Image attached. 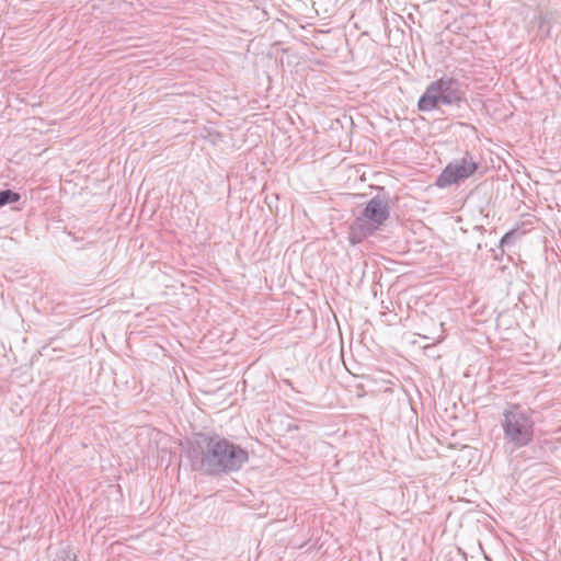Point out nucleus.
I'll return each instance as SVG.
<instances>
[{
    "mask_svg": "<svg viewBox=\"0 0 561 561\" xmlns=\"http://www.w3.org/2000/svg\"><path fill=\"white\" fill-rule=\"evenodd\" d=\"M546 20H547V18H546V16H541V21H540V24H539V28H541V30H542V28L545 27V25H546Z\"/></svg>",
    "mask_w": 561,
    "mask_h": 561,
    "instance_id": "nucleus-10",
    "label": "nucleus"
},
{
    "mask_svg": "<svg viewBox=\"0 0 561 561\" xmlns=\"http://www.w3.org/2000/svg\"><path fill=\"white\" fill-rule=\"evenodd\" d=\"M369 234H362V232L359 230H356L355 229V222L352 225V228H351V237H350V240L352 243H358L360 242L364 238L368 237Z\"/></svg>",
    "mask_w": 561,
    "mask_h": 561,
    "instance_id": "nucleus-8",
    "label": "nucleus"
},
{
    "mask_svg": "<svg viewBox=\"0 0 561 561\" xmlns=\"http://www.w3.org/2000/svg\"><path fill=\"white\" fill-rule=\"evenodd\" d=\"M515 240V234L513 231H510V232H506L501 241H500V245L501 247H504L505 244H510L511 242H513Z\"/></svg>",
    "mask_w": 561,
    "mask_h": 561,
    "instance_id": "nucleus-9",
    "label": "nucleus"
},
{
    "mask_svg": "<svg viewBox=\"0 0 561 561\" xmlns=\"http://www.w3.org/2000/svg\"><path fill=\"white\" fill-rule=\"evenodd\" d=\"M390 216L387 198L381 195L373 197L355 219V229L362 234H373Z\"/></svg>",
    "mask_w": 561,
    "mask_h": 561,
    "instance_id": "nucleus-4",
    "label": "nucleus"
},
{
    "mask_svg": "<svg viewBox=\"0 0 561 561\" xmlns=\"http://www.w3.org/2000/svg\"><path fill=\"white\" fill-rule=\"evenodd\" d=\"M502 427L505 440L516 448L529 445L534 438L535 422L519 407L513 405L503 412Z\"/></svg>",
    "mask_w": 561,
    "mask_h": 561,
    "instance_id": "nucleus-3",
    "label": "nucleus"
},
{
    "mask_svg": "<svg viewBox=\"0 0 561 561\" xmlns=\"http://www.w3.org/2000/svg\"><path fill=\"white\" fill-rule=\"evenodd\" d=\"M53 561H77V556L72 551L62 548L57 552Z\"/></svg>",
    "mask_w": 561,
    "mask_h": 561,
    "instance_id": "nucleus-7",
    "label": "nucleus"
},
{
    "mask_svg": "<svg viewBox=\"0 0 561 561\" xmlns=\"http://www.w3.org/2000/svg\"><path fill=\"white\" fill-rule=\"evenodd\" d=\"M21 199V195L12 190H0V208L16 203Z\"/></svg>",
    "mask_w": 561,
    "mask_h": 561,
    "instance_id": "nucleus-6",
    "label": "nucleus"
},
{
    "mask_svg": "<svg viewBox=\"0 0 561 561\" xmlns=\"http://www.w3.org/2000/svg\"><path fill=\"white\" fill-rule=\"evenodd\" d=\"M465 100L466 92L462 83L454 77L444 76L427 85L419 99L417 108L421 112H431L438 108L440 104L458 105Z\"/></svg>",
    "mask_w": 561,
    "mask_h": 561,
    "instance_id": "nucleus-2",
    "label": "nucleus"
},
{
    "mask_svg": "<svg viewBox=\"0 0 561 561\" xmlns=\"http://www.w3.org/2000/svg\"><path fill=\"white\" fill-rule=\"evenodd\" d=\"M188 458L194 470L217 477L240 470L249 460V454L216 433H198L188 450Z\"/></svg>",
    "mask_w": 561,
    "mask_h": 561,
    "instance_id": "nucleus-1",
    "label": "nucleus"
},
{
    "mask_svg": "<svg viewBox=\"0 0 561 561\" xmlns=\"http://www.w3.org/2000/svg\"><path fill=\"white\" fill-rule=\"evenodd\" d=\"M479 163L473 159L472 154L466 152L461 159L449 162L436 179V186L444 188L458 184L469 179L478 170Z\"/></svg>",
    "mask_w": 561,
    "mask_h": 561,
    "instance_id": "nucleus-5",
    "label": "nucleus"
}]
</instances>
